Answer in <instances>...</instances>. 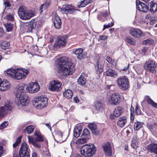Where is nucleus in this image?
I'll return each instance as SVG.
<instances>
[{
  "label": "nucleus",
  "instance_id": "51",
  "mask_svg": "<svg viewBox=\"0 0 157 157\" xmlns=\"http://www.w3.org/2000/svg\"><path fill=\"white\" fill-rule=\"evenodd\" d=\"M95 106L97 110L98 111L101 109V104L99 101H96L95 103Z\"/></svg>",
  "mask_w": 157,
  "mask_h": 157
},
{
  "label": "nucleus",
  "instance_id": "24",
  "mask_svg": "<svg viewBox=\"0 0 157 157\" xmlns=\"http://www.w3.org/2000/svg\"><path fill=\"white\" fill-rule=\"evenodd\" d=\"M127 122V120L125 117H121L118 118L117 122V125L120 127L123 128Z\"/></svg>",
  "mask_w": 157,
  "mask_h": 157
},
{
  "label": "nucleus",
  "instance_id": "36",
  "mask_svg": "<svg viewBox=\"0 0 157 157\" xmlns=\"http://www.w3.org/2000/svg\"><path fill=\"white\" fill-rule=\"evenodd\" d=\"M89 138L81 137L80 138L78 139L76 141L75 143L78 145L86 143Z\"/></svg>",
  "mask_w": 157,
  "mask_h": 157
},
{
  "label": "nucleus",
  "instance_id": "40",
  "mask_svg": "<svg viewBox=\"0 0 157 157\" xmlns=\"http://www.w3.org/2000/svg\"><path fill=\"white\" fill-rule=\"evenodd\" d=\"M35 127L33 125H29L27 126L24 129L25 132H26L28 134L32 133L34 130Z\"/></svg>",
  "mask_w": 157,
  "mask_h": 157
},
{
  "label": "nucleus",
  "instance_id": "5",
  "mask_svg": "<svg viewBox=\"0 0 157 157\" xmlns=\"http://www.w3.org/2000/svg\"><path fill=\"white\" fill-rule=\"evenodd\" d=\"M35 15L32 10H28L24 6H20V18L23 20L29 19Z\"/></svg>",
  "mask_w": 157,
  "mask_h": 157
},
{
  "label": "nucleus",
  "instance_id": "6",
  "mask_svg": "<svg viewBox=\"0 0 157 157\" xmlns=\"http://www.w3.org/2000/svg\"><path fill=\"white\" fill-rule=\"evenodd\" d=\"M144 68L148 72L155 73L157 70V63L153 60L149 59L144 64Z\"/></svg>",
  "mask_w": 157,
  "mask_h": 157
},
{
  "label": "nucleus",
  "instance_id": "45",
  "mask_svg": "<svg viewBox=\"0 0 157 157\" xmlns=\"http://www.w3.org/2000/svg\"><path fill=\"white\" fill-rule=\"evenodd\" d=\"M90 135V132L88 129L86 128L84 129L83 131L81 137H84L87 138H88V136H89Z\"/></svg>",
  "mask_w": 157,
  "mask_h": 157
},
{
  "label": "nucleus",
  "instance_id": "28",
  "mask_svg": "<svg viewBox=\"0 0 157 157\" xmlns=\"http://www.w3.org/2000/svg\"><path fill=\"white\" fill-rule=\"evenodd\" d=\"M34 133V135L36 136L35 140L40 142L44 141L43 136L40 133V131H35Z\"/></svg>",
  "mask_w": 157,
  "mask_h": 157
},
{
  "label": "nucleus",
  "instance_id": "3",
  "mask_svg": "<svg viewBox=\"0 0 157 157\" xmlns=\"http://www.w3.org/2000/svg\"><path fill=\"white\" fill-rule=\"evenodd\" d=\"M28 86H26L25 83L20 84V93H23L22 94H20V104L22 106L27 105L29 103L28 96L24 93L25 92H28Z\"/></svg>",
  "mask_w": 157,
  "mask_h": 157
},
{
  "label": "nucleus",
  "instance_id": "48",
  "mask_svg": "<svg viewBox=\"0 0 157 157\" xmlns=\"http://www.w3.org/2000/svg\"><path fill=\"white\" fill-rule=\"evenodd\" d=\"M131 113H130V118L131 121H133L134 119V108L132 106L130 109Z\"/></svg>",
  "mask_w": 157,
  "mask_h": 157
},
{
  "label": "nucleus",
  "instance_id": "54",
  "mask_svg": "<svg viewBox=\"0 0 157 157\" xmlns=\"http://www.w3.org/2000/svg\"><path fill=\"white\" fill-rule=\"evenodd\" d=\"M8 122L4 121L0 125V129H2L6 128L8 125Z\"/></svg>",
  "mask_w": 157,
  "mask_h": 157
},
{
  "label": "nucleus",
  "instance_id": "11",
  "mask_svg": "<svg viewBox=\"0 0 157 157\" xmlns=\"http://www.w3.org/2000/svg\"><path fill=\"white\" fill-rule=\"evenodd\" d=\"M40 89V86L37 82H30L28 86V92L32 94L36 93Z\"/></svg>",
  "mask_w": 157,
  "mask_h": 157
},
{
  "label": "nucleus",
  "instance_id": "52",
  "mask_svg": "<svg viewBox=\"0 0 157 157\" xmlns=\"http://www.w3.org/2000/svg\"><path fill=\"white\" fill-rule=\"evenodd\" d=\"M114 23L112 22H111V23H109L108 25H104V28L103 29V30H104L108 28L112 27Z\"/></svg>",
  "mask_w": 157,
  "mask_h": 157
},
{
  "label": "nucleus",
  "instance_id": "7",
  "mask_svg": "<svg viewBox=\"0 0 157 157\" xmlns=\"http://www.w3.org/2000/svg\"><path fill=\"white\" fill-rule=\"evenodd\" d=\"M117 83L120 89L125 90L128 88V79L124 76L118 78L117 80Z\"/></svg>",
  "mask_w": 157,
  "mask_h": 157
},
{
  "label": "nucleus",
  "instance_id": "47",
  "mask_svg": "<svg viewBox=\"0 0 157 157\" xmlns=\"http://www.w3.org/2000/svg\"><path fill=\"white\" fill-rule=\"evenodd\" d=\"M51 4V1L50 0H46V2H44V3L42 4L40 6V8H42L43 6H45L48 8L49 6H50Z\"/></svg>",
  "mask_w": 157,
  "mask_h": 157
},
{
  "label": "nucleus",
  "instance_id": "57",
  "mask_svg": "<svg viewBox=\"0 0 157 157\" xmlns=\"http://www.w3.org/2000/svg\"><path fill=\"white\" fill-rule=\"evenodd\" d=\"M4 107H6L7 111V110H11L12 109V107L11 106V105L10 104H9L8 105H7V104H5V106Z\"/></svg>",
  "mask_w": 157,
  "mask_h": 157
},
{
  "label": "nucleus",
  "instance_id": "26",
  "mask_svg": "<svg viewBox=\"0 0 157 157\" xmlns=\"http://www.w3.org/2000/svg\"><path fill=\"white\" fill-rule=\"evenodd\" d=\"M105 75L108 76H110L114 78H117L118 75L117 72L112 69H109L105 72Z\"/></svg>",
  "mask_w": 157,
  "mask_h": 157
},
{
  "label": "nucleus",
  "instance_id": "43",
  "mask_svg": "<svg viewBox=\"0 0 157 157\" xmlns=\"http://www.w3.org/2000/svg\"><path fill=\"white\" fill-rule=\"evenodd\" d=\"M154 41L151 38H149L146 40H144L142 41V44L145 45H152L154 43Z\"/></svg>",
  "mask_w": 157,
  "mask_h": 157
},
{
  "label": "nucleus",
  "instance_id": "44",
  "mask_svg": "<svg viewBox=\"0 0 157 157\" xmlns=\"http://www.w3.org/2000/svg\"><path fill=\"white\" fill-rule=\"evenodd\" d=\"M125 40L129 44L135 45L136 44V41L134 40L130 37H127L125 39Z\"/></svg>",
  "mask_w": 157,
  "mask_h": 157
},
{
  "label": "nucleus",
  "instance_id": "12",
  "mask_svg": "<svg viewBox=\"0 0 157 157\" xmlns=\"http://www.w3.org/2000/svg\"><path fill=\"white\" fill-rule=\"evenodd\" d=\"M136 9L139 11L146 13L149 9V7L145 3L140 2L139 0H136Z\"/></svg>",
  "mask_w": 157,
  "mask_h": 157
},
{
  "label": "nucleus",
  "instance_id": "25",
  "mask_svg": "<svg viewBox=\"0 0 157 157\" xmlns=\"http://www.w3.org/2000/svg\"><path fill=\"white\" fill-rule=\"evenodd\" d=\"M53 24L55 27L57 29H59L61 27V21L60 19L58 16H55L53 21Z\"/></svg>",
  "mask_w": 157,
  "mask_h": 157
},
{
  "label": "nucleus",
  "instance_id": "8",
  "mask_svg": "<svg viewBox=\"0 0 157 157\" xmlns=\"http://www.w3.org/2000/svg\"><path fill=\"white\" fill-rule=\"evenodd\" d=\"M6 73L9 77L14 79H20V68H11L7 70Z\"/></svg>",
  "mask_w": 157,
  "mask_h": 157
},
{
  "label": "nucleus",
  "instance_id": "61",
  "mask_svg": "<svg viewBox=\"0 0 157 157\" xmlns=\"http://www.w3.org/2000/svg\"><path fill=\"white\" fill-rule=\"evenodd\" d=\"M47 7H46L45 6H43L42 8H40V13H41L43 11V10H44L46 11L47 9Z\"/></svg>",
  "mask_w": 157,
  "mask_h": 157
},
{
  "label": "nucleus",
  "instance_id": "35",
  "mask_svg": "<svg viewBox=\"0 0 157 157\" xmlns=\"http://www.w3.org/2000/svg\"><path fill=\"white\" fill-rule=\"evenodd\" d=\"M150 6V10L152 13H156L157 10V4L153 2H151L149 3Z\"/></svg>",
  "mask_w": 157,
  "mask_h": 157
},
{
  "label": "nucleus",
  "instance_id": "41",
  "mask_svg": "<svg viewBox=\"0 0 157 157\" xmlns=\"http://www.w3.org/2000/svg\"><path fill=\"white\" fill-rule=\"evenodd\" d=\"M77 82L79 84L83 86L85 84L86 80L84 77L81 75L78 78Z\"/></svg>",
  "mask_w": 157,
  "mask_h": 157
},
{
  "label": "nucleus",
  "instance_id": "22",
  "mask_svg": "<svg viewBox=\"0 0 157 157\" xmlns=\"http://www.w3.org/2000/svg\"><path fill=\"white\" fill-rule=\"evenodd\" d=\"M36 25V22L34 19H33L30 22L28 26L26 27V32L27 33L32 32V30L34 29Z\"/></svg>",
  "mask_w": 157,
  "mask_h": 157
},
{
  "label": "nucleus",
  "instance_id": "13",
  "mask_svg": "<svg viewBox=\"0 0 157 157\" xmlns=\"http://www.w3.org/2000/svg\"><path fill=\"white\" fill-rule=\"evenodd\" d=\"M67 43V38L66 36H61L59 38L57 39L54 44L55 48H60L61 46H64Z\"/></svg>",
  "mask_w": 157,
  "mask_h": 157
},
{
  "label": "nucleus",
  "instance_id": "29",
  "mask_svg": "<svg viewBox=\"0 0 157 157\" xmlns=\"http://www.w3.org/2000/svg\"><path fill=\"white\" fill-rule=\"evenodd\" d=\"M123 112V108L121 107H118L115 109L113 112V114L116 117H118Z\"/></svg>",
  "mask_w": 157,
  "mask_h": 157
},
{
  "label": "nucleus",
  "instance_id": "14",
  "mask_svg": "<svg viewBox=\"0 0 157 157\" xmlns=\"http://www.w3.org/2000/svg\"><path fill=\"white\" fill-rule=\"evenodd\" d=\"M129 33L133 37L139 38L143 36L142 32L139 29L132 28L129 30Z\"/></svg>",
  "mask_w": 157,
  "mask_h": 157
},
{
  "label": "nucleus",
  "instance_id": "34",
  "mask_svg": "<svg viewBox=\"0 0 157 157\" xmlns=\"http://www.w3.org/2000/svg\"><path fill=\"white\" fill-rule=\"evenodd\" d=\"M108 15V12H106L105 13H101L98 16V18L99 20L101 21H104L107 20L106 18Z\"/></svg>",
  "mask_w": 157,
  "mask_h": 157
},
{
  "label": "nucleus",
  "instance_id": "1",
  "mask_svg": "<svg viewBox=\"0 0 157 157\" xmlns=\"http://www.w3.org/2000/svg\"><path fill=\"white\" fill-rule=\"evenodd\" d=\"M56 63L58 66L59 73L64 76L73 74L74 69L70 58L66 57H62L56 61Z\"/></svg>",
  "mask_w": 157,
  "mask_h": 157
},
{
  "label": "nucleus",
  "instance_id": "18",
  "mask_svg": "<svg viewBox=\"0 0 157 157\" xmlns=\"http://www.w3.org/2000/svg\"><path fill=\"white\" fill-rule=\"evenodd\" d=\"M1 85L0 86V91H4L7 90L11 87L10 82L6 80L2 81Z\"/></svg>",
  "mask_w": 157,
  "mask_h": 157
},
{
  "label": "nucleus",
  "instance_id": "53",
  "mask_svg": "<svg viewBox=\"0 0 157 157\" xmlns=\"http://www.w3.org/2000/svg\"><path fill=\"white\" fill-rule=\"evenodd\" d=\"M6 17V19L8 21H12L14 19L12 15H8Z\"/></svg>",
  "mask_w": 157,
  "mask_h": 157
},
{
  "label": "nucleus",
  "instance_id": "23",
  "mask_svg": "<svg viewBox=\"0 0 157 157\" xmlns=\"http://www.w3.org/2000/svg\"><path fill=\"white\" fill-rule=\"evenodd\" d=\"M103 149L106 154L108 156H110L112 154V150L110 143L107 142L103 146Z\"/></svg>",
  "mask_w": 157,
  "mask_h": 157
},
{
  "label": "nucleus",
  "instance_id": "56",
  "mask_svg": "<svg viewBox=\"0 0 157 157\" xmlns=\"http://www.w3.org/2000/svg\"><path fill=\"white\" fill-rule=\"evenodd\" d=\"M131 146L134 149H136L138 147V144L136 143L135 141H132L131 144Z\"/></svg>",
  "mask_w": 157,
  "mask_h": 157
},
{
  "label": "nucleus",
  "instance_id": "55",
  "mask_svg": "<svg viewBox=\"0 0 157 157\" xmlns=\"http://www.w3.org/2000/svg\"><path fill=\"white\" fill-rule=\"evenodd\" d=\"M20 143V136L18 137L15 143L13 144V146L14 148L16 147L18 144Z\"/></svg>",
  "mask_w": 157,
  "mask_h": 157
},
{
  "label": "nucleus",
  "instance_id": "60",
  "mask_svg": "<svg viewBox=\"0 0 157 157\" xmlns=\"http://www.w3.org/2000/svg\"><path fill=\"white\" fill-rule=\"evenodd\" d=\"M32 157H39V156L36 152L33 151L32 153Z\"/></svg>",
  "mask_w": 157,
  "mask_h": 157
},
{
  "label": "nucleus",
  "instance_id": "50",
  "mask_svg": "<svg viewBox=\"0 0 157 157\" xmlns=\"http://www.w3.org/2000/svg\"><path fill=\"white\" fill-rule=\"evenodd\" d=\"M135 113L137 115H140L141 113V111L137 104L135 107Z\"/></svg>",
  "mask_w": 157,
  "mask_h": 157
},
{
  "label": "nucleus",
  "instance_id": "64",
  "mask_svg": "<svg viewBox=\"0 0 157 157\" xmlns=\"http://www.w3.org/2000/svg\"><path fill=\"white\" fill-rule=\"evenodd\" d=\"M4 4L5 6L7 7H9L11 6L10 3L7 1H5L4 2Z\"/></svg>",
  "mask_w": 157,
  "mask_h": 157
},
{
  "label": "nucleus",
  "instance_id": "30",
  "mask_svg": "<svg viewBox=\"0 0 157 157\" xmlns=\"http://www.w3.org/2000/svg\"><path fill=\"white\" fill-rule=\"evenodd\" d=\"M144 100L147 101V103L151 105L153 107L157 108V103L155 102L148 96H146L144 97Z\"/></svg>",
  "mask_w": 157,
  "mask_h": 157
},
{
  "label": "nucleus",
  "instance_id": "10",
  "mask_svg": "<svg viewBox=\"0 0 157 157\" xmlns=\"http://www.w3.org/2000/svg\"><path fill=\"white\" fill-rule=\"evenodd\" d=\"M120 101V95L119 94L116 93L111 95L110 99L109 100V102L111 105H116L119 103Z\"/></svg>",
  "mask_w": 157,
  "mask_h": 157
},
{
  "label": "nucleus",
  "instance_id": "62",
  "mask_svg": "<svg viewBox=\"0 0 157 157\" xmlns=\"http://www.w3.org/2000/svg\"><path fill=\"white\" fill-rule=\"evenodd\" d=\"M3 153V147L2 146H0V157H1Z\"/></svg>",
  "mask_w": 157,
  "mask_h": 157
},
{
  "label": "nucleus",
  "instance_id": "16",
  "mask_svg": "<svg viewBox=\"0 0 157 157\" xmlns=\"http://www.w3.org/2000/svg\"><path fill=\"white\" fill-rule=\"evenodd\" d=\"M20 86L18 85L15 88L14 93L15 95L14 101L17 105H20Z\"/></svg>",
  "mask_w": 157,
  "mask_h": 157
},
{
  "label": "nucleus",
  "instance_id": "33",
  "mask_svg": "<svg viewBox=\"0 0 157 157\" xmlns=\"http://www.w3.org/2000/svg\"><path fill=\"white\" fill-rule=\"evenodd\" d=\"M91 3V1L90 0H83L78 2L77 6L79 8L83 7Z\"/></svg>",
  "mask_w": 157,
  "mask_h": 157
},
{
  "label": "nucleus",
  "instance_id": "38",
  "mask_svg": "<svg viewBox=\"0 0 157 157\" xmlns=\"http://www.w3.org/2000/svg\"><path fill=\"white\" fill-rule=\"evenodd\" d=\"M10 46L9 43L7 41H0V47L3 49H8Z\"/></svg>",
  "mask_w": 157,
  "mask_h": 157
},
{
  "label": "nucleus",
  "instance_id": "39",
  "mask_svg": "<svg viewBox=\"0 0 157 157\" xmlns=\"http://www.w3.org/2000/svg\"><path fill=\"white\" fill-rule=\"evenodd\" d=\"M7 111L6 107L2 106L0 107V119L3 118L6 114Z\"/></svg>",
  "mask_w": 157,
  "mask_h": 157
},
{
  "label": "nucleus",
  "instance_id": "9",
  "mask_svg": "<svg viewBox=\"0 0 157 157\" xmlns=\"http://www.w3.org/2000/svg\"><path fill=\"white\" fill-rule=\"evenodd\" d=\"M62 83L57 80H54L52 81L49 86V89L52 91H58L61 90V86Z\"/></svg>",
  "mask_w": 157,
  "mask_h": 157
},
{
  "label": "nucleus",
  "instance_id": "15",
  "mask_svg": "<svg viewBox=\"0 0 157 157\" xmlns=\"http://www.w3.org/2000/svg\"><path fill=\"white\" fill-rule=\"evenodd\" d=\"M28 146L26 143H23L20 148V157H29L28 151Z\"/></svg>",
  "mask_w": 157,
  "mask_h": 157
},
{
  "label": "nucleus",
  "instance_id": "58",
  "mask_svg": "<svg viewBox=\"0 0 157 157\" xmlns=\"http://www.w3.org/2000/svg\"><path fill=\"white\" fill-rule=\"evenodd\" d=\"M92 133L95 135H98L99 133V131L97 129H94V130L91 131Z\"/></svg>",
  "mask_w": 157,
  "mask_h": 157
},
{
  "label": "nucleus",
  "instance_id": "19",
  "mask_svg": "<svg viewBox=\"0 0 157 157\" xmlns=\"http://www.w3.org/2000/svg\"><path fill=\"white\" fill-rule=\"evenodd\" d=\"M83 50L81 48L77 49L74 51L73 53L77 55V58L78 59L81 60L85 58L86 55L85 53L83 52Z\"/></svg>",
  "mask_w": 157,
  "mask_h": 157
},
{
  "label": "nucleus",
  "instance_id": "32",
  "mask_svg": "<svg viewBox=\"0 0 157 157\" xmlns=\"http://www.w3.org/2000/svg\"><path fill=\"white\" fill-rule=\"evenodd\" d=\"M95 68L98 73H100L102 72L103 69L101 65V63L100 60H98L95 65Z\"/></svg>",
  "mask_w": 157,
  "mask_h": 157
},
{
  "label": "nucleus",
  "instance_id": "4",
  "mask_svg": "<svg viewBox=\"0 0 157 157\" xmlns=\"http://www.w3.org/2000/svg\"><path fill=\"white\" fill-rule=\"evenodd\" d=\"M96 151V148L93 144H86L81 148L80 152L85 156L91 157L95 154Z\"/></svg>",
  "mask_w": 157,
  "mask_h": 157
},
{
  "label": "nucleus",
  "instance_id": "20",
  "mask_svg": "<svg viewBox=\"0 0 157 157\" xmlns=\"http://www.w3.org/2000/svg\"><path fill=\"white\" fill-rule=\"evenodd\" d=\"M29 142L31 144L36 148H39L41 147V144L38 141L34 140L31 136H28Z\"/></svg>",
  "mask_w": 157,
  "mask_h": 157
},
{
  "label": "nucleus",
  "instance_id": "59",
  "mask_svg": "<svg viewBox=\"0 0 157 157\" xmlns=\"http://www.w3.org/2000/svg\"><path fill=\"white\" fill-rule=\"evenodd\" d=\"M56 135L59 139H61L62 138V133L60 131H58L57 132Z\"/></svg>",
  "mask_w": 157,
  "mask_h": 157
},
{
  "label": "nucleus",
  "instance_id": "49",
  "mask_svg": "<svg viewBox=\"0 0 157 157\" xmlns=\"http://www.w3.org/2000/svg\"><path fill=\"white\" fill-rule=\"evenodd\" d=\"M88 127L91 131L94 130V129L97 128V126L96 124L93 123H91L89 124L88 125Z\"/></svg>",
  "mask_w": 157,
  "mask_h": 157
},
{
  "label": "nucleus",
  "instance_id": "21",
  "mask_svg": "<svg viewBox=\"0 0 157 157\" xmlns=\"http://www.w3.org/2000/svg\"><path fill=\"white\" fill-rule=\"evenodd\" d=\"M147 150L151 153L157 154V144L151 143L147 147Z\"/></svg>",
  "mask_w": 157,
  "mask_h": 157
},
{
  "label": "nucleus",
  "instance_id": "31",
  "mask_svg": "<svg viewBox=\"0 0 157 157\" xmlns=\"http://www.w3.org/2000/svg\"><path fill=\"white\" fill-rule=\"evenodd\" d=\"M82 130V129L81 127L78 126H76L73 131L74 136L76 138L78 137L81 133Z\"/></svg>",
  "mask_w": 157,
  "mask_h": 157
},
{
  "label": "nucleus",
  "instance_id": "37",
  "mask_svg": "<svg viewBox=\"0 0 157 157\" xmlns=\"http://www.w3.org/2000/svg\"><path fill=\"white\" fill-rule=\"evenodd\" d=\"M63 95L67 98L69 99L72 98L73 93L71 90L67 89L63 93Z\"/></svg>",
  "mask_w": 157,
  "mask_h": 157
},
{
  "label": "nucleus",
  "instance_id": "63",
  "mask_svg": "<svg viewBox=\"0 0 157 157\" xmlns=\"http://www.w3.org/2000/svg\"><path fill=\"white\" fill-rule=\"evenodd\" d=\"M4 33V31L2 28L0 27V37H2Z\"/></svg>",
  "mask_w": 157,
  "mask_h": 157
},
{
  "label": "nucleus",
  "instance_id": "2",
  "mask_svg": "<svg viewBox=\"0 0 157 157\" xmlns=\"http://www.w3.org/2000/svg\"><path fill=\"white\" fill-rule=\"evenodd\" d=\"M48 103V99L44 95L35 98L33 102L34 106L38 109H41L46 106Z\"/></svg>",
  "mask_w": 157,
  "mask_h": 157
},
{
  "label": "nucleus",
  "instance_id": "42",
  "mask_svg": "<svg viewBox=\"0 0 157 157\" xmlns=\"http://www.w3.org/2000/svg\"><path fill=\"white\" fill-rule=\"evenodd\" d=\"M143 124V123L139 121L135 122L134 125V130L136 131L139 130L142 127Z\"/></svg>",
  "mask_w": 157,
  "mask_h": 157
},
{
  "label": "nucleus",
  "instance_id": "46",
  "mask_svg": "<svg viewBox=\"0 0 157 157\" xmlns=\"http://www.w3.org/2000/svg\"><path fill=\"white\" fill-rule=\"evenodd\" d=\"M4 25L7 31L10 32L12 30L13 28L12 24L10 23H7L6 24H4Z\"/></svg>",
  "mask_w": 157,
  "mask_h": 157
},
{
  "label": "nucleus",
  "instance_id": "17",
  "mask_svg": "<svg viewBox=\"0 0 157 157\" xmlns=\"http://www.w3.org/2000/svg\"><path fill=\"white\" fill-rule=\"evenodd\" d=\"M61 10L63 13H72L74 12L75 10L72 6L68 5H64L61 8Z\"/></svg>",
  "mask_w": 157,
  "mask_h": 157
},
{
  "label": "nucleus",
  "instance_id": "27",
  "mask_svg": "<svg viewBox=\"0 0 157 157\" xmlns=\"http://www.w3.org/2000/svg\"><path fill=\"white\" fill-rule=\"evenodd\" d=\"M29 72L28 69L20 68V79H25L29 74Z\"/></svg>",
  "mask_w": 157,
  "mask_h": 157
}]
</instances>
